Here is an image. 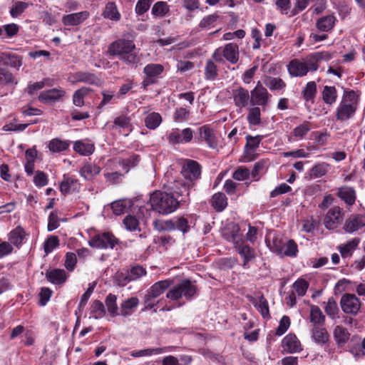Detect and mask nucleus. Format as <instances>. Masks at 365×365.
<instances>
[{"label":"nucleus","instance_id":"f257e3e1","mask_svg":"<svg viewBox=\"0 0 365 365\" xmlns=\"http://www.w3.org/2000/svg\"><path fill=\"white\" fill-rule=\"evenodd\" d=\"M133 39L125 38H118L113 41L108 47L109 56H118L120 60L127 64H135L140 61Z\"/></svg>","mask_w":365,"mask_h":365},{"label":"nucleus","instance_id":"f03ea898","mask_svg":"<svg viewBox=\"0 0 365 365\" xmlns=\"http://www.w3.org/2000/svg\"><path fill=\"white\" fill-rule=\"evenodd\" d=\"M150 203L153 210L161 214L171 213L179 205V201L176 198L161 191H156L151 194Z\"/></svg>","mask_w":365,"mask_h":365},{"label":"nucleus","instance_id":"7ed1b4c3","mask_svg":"<svg viewBox=\"0 0 365 365\" xmlns=\"http://www.w3.org/2000/svg\"><path fill=\"white\" fill-rule=\"evenodd\" d=\"M358 96L353 91H346L336 110L338 120L345 121L351 118L358 107Z\"/></svg>","mask_w":365,"mask_h":365},{"label":"nucleus","instance_id":"20e7f679","mask_svg":"<svg viewBox=\"0 0 365 365\" xmlns=\"http://www.w3.org/2000/svg\"><path fill=\"white\" fill-rule=\"evenodd\" d=\"M202 167L199 163L191 159H184V187L192 190L195 182L201 177Z\"/></svg>","mask_w":365,"mask_h":365},{"label":"nucleus","instance_id":"39448f33","mask_svg":"<svg viewBox=\"0 0 365 365\" xmlns=\"http://www.w3.org/2000/svg\"><path fill=\"white\" fill-rule=\"evenodd\" d=\"M239 56V46L235 43H229L215 49L212 58L217 62H223L224 60H226L230 63L235 64L238 61Z\"/></svg>","mask_w":365,"mask_h":365},{"label":"nucleus","instance_id":"423d86ee","mask_svg":"<svg viewBox=\"0 0 365 365\" xmlns=\"http://www.w3.org/2000/svg\"><path fill=\"white\" fill-rule=\"evenodd\" d=\"M118 240L110 232L97 234L91 237L88 245L96 249H113Z\"/></svg>","mask_w":365,"mask_h":365},{"label":"nucleus","instance_id":"0eeeda50","mask_svg":"<svg viewBox=\"0 0 365 365\" xmlns=\"http://www.w3.org/2000/svg\"><path fill=\"white\" fill-rule=\"evenodd\" d=\"M343 219V209L339 206H334L326 213L323 220V224L327 229L334 230L341 224Z\"/></svg>","mask_w":365,"mask_h":365},{"label":"nucleus","instance_id":"6e6552de","mask_svg":"<svg viewBox=\"0 0 365 365\" xmlns=\"http://www.w3.org/2000/svg\"><path fill=\"white\" fill-rule=\"evenodd\" d=\"M250 102L253 106H267L270 95L267 90L259 81L257 86L252 89L250 94Z\"/></svg>","mask_w":365,"mask_h":365},{"label":"nucleus","instance_id":"1a4fd4ad","mask_svg":"<svg viewBox=\"0 0 365 365\" xmlns=\"http://www.w3.org/2000/svg\"><path fill=\"white\" fill-rule=\"evenodd\" d=\"M309 56L305 59H293L287 65L289 74L292 77H302L307 75L309 69Z\"/></svg>","mask_w":365,"mask_h":365},{"label":"nucleus","instance_id":"9d476101","mask_svg":"<svg viewBox=\"0 0 365 365\" xmlns=\"http://www.w3.org/2000/svg\"><path fill=\"white\" fill-rule=\"evenodd\" d=\"M163 71L164 68L161 64L150 63L146 65L143 69V73L145 75L143 81V86L147 87L156 83Z\"/></svg>","mask_w":365,"mask_h":365},{"label":"nucleus","instance_id":"9b49d317","mask_svg":"<svg viewBox=\"0 0 365 365\" xmlns=\"http://www.w3.org/2000/svg\"><path fill=\"white\" fill-rule=\"evenodd\" d=\"M340 304L343 312L346 314H356L361 307L360 301L352 294L343 295Z\"/></svg>","mask_w":365,"mask_h":365},{"label":"nucleus","instance_id":"f8f14e48","mask_svg":"<svg viewBox=\"0 0 365 365\" xmlns=\"http://www.w3.org/2000/svg\"><path fill=\"white\" fill-rule=\"evenodd\" d=\"M267 246L272 252L279 255L283 252L285 242L282 235L276 232H270L265 240Z\"/></svg>","mask_w":365,"mask_h":365},{"label":"nucleus","instance_id":"ddd939ff","mask_svg":"<svg viewBox=\"0 0 365 365\" xmlns=\"http://www.w3.org/2000/svg\"><path fill=\"white\" fill-rule=\"evenodd\" d=\"M66 95V91L61 88H54L40 93L38 100L43 103H49L61 100Z\"/></svg>","mask_w":365,"mask_h":365},{"label":"nucleus","instance_id":"4468645a","mask_svg":"<svg viewBox=\"0 0 365 365\" xmlns=\"http://www.w3.org/2000/svg\"><path fill=\"white\" fill-rule=\"evenodd\" d=\"M365 226V215H352L345 222L344 230L347 233H354Z\"/></svg>","mask_w":365,"mask_h":365},{"label":"nucleus","instance_id":"2eb2a0df","mask_svg":"<svg viewBox=\"0 0 365 365\" xmlns=\"http://www.w3.org/2000/svg\"><path fill=\"white\" fill-rule=\"evenodd\" d=\"M146 274V270L142 266L132 267L126 275H118V280L120 286H125L128 282L135 281Z\"/></svg>","mask_w":365,"mask_h":365},{"label":"nucleus","instance_id":"dca6fc26","mask_svg":"<svg viewBox=\"0 0 365 365\" xmlns=\"http://www.w3.org/2000/svg\"><path fill=\"white\" fill-rule=\"evenodd\" d=\"M222 235L225 240L233 242L235 246L242 242V237L240 234V227L237 224L230 223L227 225L223 228Z\"/></svg>","mask_w":365,"mask_h":365},{"label":"nucleus","instance_id":"f3484780","mask_svg":"<svg viewBox=\"0 0 365 365\" xmlns=\"http://www.w3.org/2000/svg\"><path fill=\"white\" fill-rule=\"evenodd\" d=\"M282 346L287 353H297L302 350L301 343L293 334H287L282 341Z\"/></svg>","mask_w":365,"mask_h":365},{"label":"nucleus","instance_id":"a211bd4d","mask_svg":"<svg viewBox=\"0 0 365 365\" xmlns=\"http://www.w3.org/2000/svg\"><path fill=\"white\" fill-rule=\"evenodd\" d=\"M232 96L235 106L240 109L246 107L250 100L249 91L242 87L232 90Z\"/></svg>","mask_w":365,"mask_h":365},{"label":"nucleus","instance_id":"6ab92c4d","mask_svg":"<svg viewBox=\"0 0 365 365\" xmlns=\"http://www.w3.org/2000/svg\"><path fill=\"white\" fill-rule=\"evenodd\" d=\"M263 136L257 135L256 136L247 135L246 136V145H245V161H250L253 158V155L255 150L259 147Z\"/></svg>","mask_w":365,"mask_h":365},{"label":"nucleus","instance_id":"aec40b11","mask_svg":"<svg viewBox=\"0 0 365 365\" xmlns=\"http://www.w3.org/2000/svg\"><path fill=\"white\" fill-rule=\"evenodd\" d=\"M68 81L71 83L78 82L86 83L89 84H97L99 81L97 76L89 72H76L68 78Z\"/></svg>","mask_w":365,"mask_h":365},{"label":"nucleus","instance_id":"412c9836","mask_svg":"<svg viewBox=\"0 0 365 365\" xmlns=\"http://www.w3.org/2000/svg\"><path fill=\"white\" fill-rule=\"evenodd\" d=\"M139 304V299L136 297H132L123 300L120 305V315L128 317L131 315Z\"/></svg>","mask_w":365,"mask_h":365},{"label":"nucleus","instance_id":"4be33fe9","mask_svg":"<svg viewBox=\"0 0 365 365\" xmlns=\"http://www.w3.org/2000/svg\"><path fill=\"white\" fill-rule=\"evenodd\" d=\"M26 235L25 230L18 226L8 234V240L11 245L19 248L23 245Z\"/></svg>","mask_w":365,"mask_h":365},{"label":"nucleus","instance_id":"5701e85b","mask_svg":"<svg viewBox=\"0 0 365 365\" xmlns=\"http://www.w3.org/2000/svg\"><path fill=\"white\" fill-rule=\"evenodd\" d=\"M333 58V53L328 51L317 52L309 56V64L311 71H315L318 69L317 63L320 61H328Z\"/></svg>","mask_w":365,"mask_h":365},{"label":"nucleus","instance_id":"b1692460","mask_svg":"<svg viewBox=\"0 0 365 365\" xmlns=\"http://www.w3.org/2000/svg\"><path fill=\"white\" fill-rule=\"evenodd\" d=\"M46 277L53 284H63L67 279V274L64 269H53L46 272Z\"/></svg>","mask_w":365,"mask_h":365},{"label":"nucleus","instance_id":"393cba45","mask_svg":"<svg viewBox=\"0 0 365 365\" xmlns=\"http://www.w3.org/2000/svg\"><path fill=\"white\" fill-rule=\"evenodd\" d=\"M78 188L79 183L77 179L68 175H63V179L60 184V191L62 194L66 195L78 190Z\"/></svg>","mask_w":365,"mask_h":365},{"label":"nucleus","instance_id":"a878e982","mask_svg":"<svg viewBox=\"0 0 365 365\" xmlns=\"http://www.w3.org/2000/svg\"><path fill=\"white\" fill-rule=\"evenodd\" d=\"M88 16L87 11L65 15L62 18V22L65 26H77L84 21Z\"/></svg>","mask_w":365,"mask_h":365},{"label":"nucleus","instance_id":"bb28decb","mask_svg":"<svg viewBox=\"0 0 365 365\" xmlns=\"http://www.w3.org/2000/svg\"><path fill=\"white\" fill-rule=\"evenodd\" d=\"M360 242V239L354 237L346 243L338 246L337 250L344 258L349 257L352 255L354 251L357 248Z\"/></svg>","mask_w":365,"mask_h":365},{"label":"nucleus","instance_id":"cd10ccee","mask_svg":"<svg viewBox=\"0 0 365 365\" xmlns=\"http://www.w3.org/2000/svg\"><path fill=\"white\" fill-rule=\"evenodd\" d=\"M336 19L334 15H327L319 18L316 21V27L322 32H329L334 28Z\"/></svg>","mask_w":365,"mask_h":365},{"label":"nucleus","instance_id":"c85d7f7f","mask_svg":"<svg viewBox=\"0 0 365 365\" xmlns=\"http://www.w3.org/2000/svg\"><path fill=\"white\" fill-rule=\"evenodd\" d=\"M101 168L94 163H87L80 170V175L86 180H92L101 173Z\"/></svg>","mask_w":365,"mask_h":365},{"label":"nucleus","instance_id":"c756f323","mask_svg":"<svg viewBox=\"0 0 365 365\" xmlns=\"http://www.w3.org/2000/svg\"><path fill=\"white\" fill-rule=\"evenodd\" d=\"M172 347H162V348H148L145 349H141L138 351H133L130 353V355L133 357H143V356H150L152 355H158L168 351H171Z\"/></svg>","mask_w":365,"mask_h":365},{"label":"nucleus","instance_id":"7c9ffc66","mask_svg":"<svg viewBox=\"0 0 365 365\" xmlns=\"http://www.w3.org/2000/svg\"><path fill=\"white\" fill-rule=\"evenodd\" d=\"M235 248L243 258V266L245 267L247 263L255 258V252L254 249L250 246L245 245L242 242L235 246Z\"/></svg>","mask_w":365,"mask_h":365},{"label":"nucleus","instance_id":"2f4dec72","mask_svg":"<svg viewBox=\"0 0 365 365\" xmlns=\"http://www.w3.org/2000/svg\"><path fill=\"white\" fill-rule=\"evenodd\" d=\"M201 138L207 143L211 148H215L217 146V140L214 133V130L208 125H203L199 128Z\"/></svg>","mask_w":365,"mask_h":365},{"label":"nucleus","instance_id":"473e14b6","mask_svg":"<svg viewBox=\"0 0 365 365\" xmlns=\"http://www.w3.org/2000/svg\"><path fill=\"white\" fill-rule=\"evenodd\" d=\"M312 339L318 344L323 345L329 340V334L325 328L320 326H314L312 329Z\"/></svg>","mask_w":365,"mask_h":365},{"label":"nucleus","instance_id":"72a5a7b5","mask_svg":"<svg viewBox=\"0 0 365 365\" xmlns=\"http://www.w3.org/2000/svg\"><path fill=\"white\" fill-rule=\"evenodd\" d=\"M132 206V201L128 199L115 200L110 205L113 214L120 215L125 212Z\"/></svg>","mask_w":365,"mask_h":365},{"label":"nucleus","instance_id":"f704fd0d","mask_svg":"<svg viewBox=\"0 0 365 365\" xmlns=\"http://www.w3.org/2000/svg\"><path fill=\"white\" fill-rule=\"evenodd\" d=\"M333 334L338 346L344 345L350 337V334L348 330L339 325L335 327Z\"/></svg>","mask_w":365,"mask_h":365},{"label":"nucleus","instance_id":"c9c22d12","mask_svg":"<svg viewBox=\"0 0 365 365\" xmlns=\"http://www.w3.org/2000/svg\"><path fill=\"white\" fill-rule=\"evenodd\" d=\"M211 205L217 212L223 211L227 206V199L225 195L222 192H217L213 195Z\"/></svg>","mask_w":365,"mask_h":365},{"label":"nucleus","instance_id":"e433bc0d","mask_svg":"<svg viewBox=\"0 0 365 365\" xmlns=\"http://www.w3.org/2000/svg\"><path fill=\"white\" fill-rule=\"evenodd\" d=\"M172 281L170 280H163L155 283L149 289L148 292L151 294V296L154 298H158L160 296L170 285Z\"/></svg>","mask_w":365,"mask_h":365},{"label":"nucleus","instance_id":"4c0bfd02","mask_svg":"<svg viewBox=\"0 0 365 365\" xmlns=\"http://www.w3.org/2000/svg\"><path fill=\"white\" fill-rule=\"evenodd\" d=\"M329 167V164L326 163H319L315 164L309 171V179H315L323 177L327 173Z\"/></svg>","mask_w":365,"mask_h":365},{"label":"nucleus","instance_id":"58836bf2","mask_svg":"<svg viewBox=\"0 0 365 365\" xmlns=\"http://www.w3.org/2000/svg\"><path fill=\"white\" fill-rule=\"evenodd\" d=\"M339 197L343 200L346 204L351 205L355 202L356 194L352 187H342L339 188L338 192Z\"/></svg>","mask_w":365,"mask_h":365},{"label":"nucleus","instance_id":"ea45409f","mask_svg":"<svg viewBox=\"0 0 365 365\" xmlns=\"http://www.w3.org/2000/svg\"><path fill=\"white\" fill-rule=\"evenodd\" d=\"M73 149L81 155H90L93 153L95 147L92 143L78 140L74 143Z\"/></svg>","mask_w":365,"mask_h":365},{"label":"nucleus","instance_id":"a19ab883","mask_svg":"<svg viewBox=\"0 0 365 365\" xmlns=\"http://www.w3.org/2000/svg\"><path fill=\"white\" fill-rule=\"evenodd\" d=\"M252 302L264 318L269 317V311L268 303L263 296H259L253 298Z\"/></svg>","mask_w":365,"mask_h":365},{"label":"nucleus","instance_id":"79ce46f5","mask_svg":"<svg viewBox=\"0 0 365 365\" xmlns=\"http://www.w3.org/2000/svg\"><path fill=\"white\" fill-rule=\"evenodd\" d=\"M70 146L68 140H62L58 138L52 139L48 145L49 150L52 153H60L66 150Z\"/></svg>","mask_w":365,"mask_h":365},{"label":"nucleus","instance_id":"37998d69","mask_svg":"<svg viewBox=\"0 0 365 365\" xmlns=\"http://www.w3.org/2000/svg\"><path fill=\"white\" fill-rule=\"evenodd\" d=\"M103 15L105 18L115 21H119L121 16L115 4L113 2H109L106 4Z\"/></svg>","mask_w":365,"mask_h":365},{"label":"nucleus","instance_id":"c03bdc74","mask_svg":"<svg viewBox=\"0 0 365 365\" xmlns=\"http://www.w3.org/2000/svg\"><path fill=\"white\" fill-rule=\"evenodd\" d=\"M114 128H122L123 130H126L127 131L132 130V125L130 123V117L121 115L120 116L116 117L113 121Z\"/></svg>","mask_w":365,"mask_h":365},{"label":"nucleus","instance_id":"a18cd8bd","mask_svg":"<svg viewBox=\"0 0 365 365\" xmlns=\"http://www.w3.org/2000/svg\"><path fill=\"white\" fill-rule=\"evenodd\" d=\"M117 297L115 295L109 294L106 299L105 303L109 312L110 315L112 317H115L117 315H120V312H118V307L116 303Z\"/></svg>","mask_w":365,"mask_h":365},{"label":"nucleus","instance_id":"49530a36","mask_svg":"<svg viewBox=\"0 0 365 365\" xmlns=\"http://www.w3.org/2000/svg\"><path fill=\"white\" fill-rule=\"evenodd\" d=\"M106 309L103 304L99 300H95L91 306V314L96 319H101L104 317Z\"/></svg>","mask_w":365,"mask_h":365},{"label":"nucleus","instance_id":"de8ad7c7","mask_svg":"<svg viewBox=\"0 0 365 365\" xmlns=\"http://www.w3.org/2000/svg\"><path fill=\"white\" fill-rule=\"evenodd\" d=\"M247 120L250 125H259L261 123V110L257 106L249 109Z\"/></svg>","mask_w":365,"mask_h":365},{"label":"nucleus","instance_id":"09e8293b","mask_svg":"<svg viewBox=\"0 0 365 365\" xmlns=\"http://www.w3.org/2000/svg\"><path fill=\"white\" fill-rule=\"evenodd\" d=\"M29 5L31 4L27 2L17 1L10 8L9 13L13 18H17L25 11Z\"/></svg>","mask_w":365,"mask_h":365},{"label":"nucleus","instance_id":"8fccbe9b","mask_svg":"<svg viewBox=\"0 0 365 365\" xmlns=\"http://www.w3.org/2000/svg\"><path fill=\"white\" fill-rule=\"evenodd\" d=\"M336 90L334 86H324L322 91V98L327 104H332L336 100Z\"/></svg>","mask_w":365,"mask_h":365},{"label":"nucleus","instance_id":"3c124183","mask_svg":"<svg viewBox=\"0 0 365 365\" xmlns=\"http://www.w3.org/2000/svg\"><path fill=\"white\" fill-rule=\"evenodd\" d=\"M89 91L90 88L86 87H82L76 91L73 95V103L78 107H82L84 105V97Z\"/></svg>","mask_w":365,"mask_h":365},{"label":"nucleus","instance_id":"603ef678","mask_svg":"<svg viewBox=\"0 0 365 365\" xmlns=\"http://www.w3.org/2000/svg\"><path fill=\"white\" fill-rule=\"evenodd\" d=\"M311 322L314 326L322 325L324 321V316L317 306H312L310 311Z\"/></svg>","mask_w":365,"mask_h":365},{"label":"nucleus","instance_id":"864d4df0","mask_svg":"<svg viewBox=\"0 0 365 365\" xmlns=\"http://www.w3.org/2000/svg\"><path fill=\"white\" fill-rule=\"evenodd\" d=\"M297 252V245L294 240H289L284 243V247H283V252L279 255L287 257H296Z\"/></svg>","mask_w":365,"mask_h":365},{"label":"nucleus","instance_id":"5fc2aeb1","mask_svg":"<svg viewBox=\"0 0 365 365\" xmlns=\"http://www.w3.org/2000/svg\"><path fill=\"white\" fill-rule=\"evenodd\" d=\"M308 287H309L308 282L306 280L303 279H297L292 284V290L299 297L304 296L305 294L307 293Z\"/></svg>","mask_w":365,"mask_h":365},{"label":"nucleus","instance_id":"6e6d98bb","mask_svg":"<svg viewBox=\"0 0 365 365\" xmlns=\"http://www.w3.org/2000/svg\"><path fill=\"white\" fill-rule=\"evenodd\" d=\"M184 8L187 11L186 14L192 18L200 11V3L198 0H184Z\"/></svg>","mask_w":365,"mask_h":365},{"label":"nucleus","instance_id":"4d7b16f0","mask_svg":"<svg viewBox=\"0 0 365 365\" xmlns=\"http://www.w3.org/2000/svg\"><path fill=\"white\" fill-rule=\"evenodd\" d=\"M161 121L162 118L159 113H152L146 117L145 123L149 129H155L159 126Z\"/></svg>","mask_w":365,"mask_h":365},{"label":"nucleus","instance_id":"13d9d810","mask_svg":"<svg viewBox=\"0 0 365 365\" xmlns=\"http://www.w3.org/2000/svg\"><path fill=\"white\" fill-rule=\"evenodd\" d=\"M266 85L272 91H281L286 87L285 82L280 78L270 77L267 79Z\"/></svg>","mask_w":365,"mask_h":365},{"label":"nucleus","instance_id":"bf43d9fd","mask_svg":"<svg viewBox=\"0 0 365 365\" xmlns=\"http://www.w3.org/2000/svg\"><path fill=\"white\" fill-rule=\"evenodd\" d=\"M317 93V84L314 81H309L304 87L302 93L307 101H312Z\"/></svg>","mask_w":365,"mask_h":365},{"label":"nucleus","instance_id":"052dcab7","mask_svg":"<svg viewBox=\"0 0 365 365\" xmlns=\"http://www.w3.org/2000/svg\"><path fill=\"white\" fill-rule=\"evenodd\" d=\"M168 11V6L167 3L164 1H158L155 3L152 8V14L158 17L164 16Z\"/></svg>","mask_w":365,"mask_h":365},{"label":"nucleus","instance_id":"680f3d73","mask_svg":"<svg viewBox=\"0 0 365 365\" xmlns=\"http://www.w3.org/2000/svg\"><path fill=\"white\" fill-rule=\"evenodd\" d=\"M196 294V286L188 279L184 280V298L190 300Z\"/></svg>","mask_w":365,"mask_h":365},{"label":"nucleus","instance_id":"e2e57ef3","mask_svg":"<svg viewBox=\"0 0 365 365\" xmlns=\"http://www.w3.org/2000/svg\"><path fill=\"white\" fill-rule=\"evenodd\" d=\"M205 75V78L208 80H214L217 76V66L211 60H208L206 62Z\"/></svg>","mask_w":365,"mask_h":365},{"label":"nucleus","instance_id":"0e129e2a","mask_svg":"<svg viewBox=\"0 0 365 365\" xmlns=\"http://www.w3.org/2000/svg\"><path fill=\"white\" fill-rule=\"evenodd\" d=\"M310 130V123L309 122H304L294 129L293 135L297 138L302 139L307 134Z\"/></svg>","mask_w":365,"mask_h":365},{"label":"nucleus","instance_id":"69168bd1","mask_svg":"<svg viewBox=\"0 0 365 365\" xmlns=\"http://www.w3.org/2000/svg\"><path fill=\"white\" fill-rule=\"evenodd\" d=\"M182 296V282L172 288L168 293L167 297L173 301L180 299Z\"/></svg>","mask_w":365,"mask_h":365},{"label":"nucleus","instance_id":"338daca9","mask_svg":"<svg viewBox=\"0 0 365 365\" xmlns=\"http://www.w3.org/2000/svg\"><path fill=\"white\" fill-rule=\"evenodd\" d=\"M59 245V240L56 236H50L45 241L43 247L46 254L51 252Z\"/></svg>","mask_w":365,"mask_h":365},{"label":"nucleus","instance_id":"774afa93","mask_svg":"<svg viewBox=\"0 0 365 365\" xmlns=\"http://www.w3.org/2000/svg\"><path fill=\"white\" fill-rule=\"evenodd\" d=\"M325 312L327 315L334 318L338 313L339 309L335 300L331 297L328 299L327 303L324 307Z\"/></svg>","mask_w":365,"mask_h":365}]
</instances>
